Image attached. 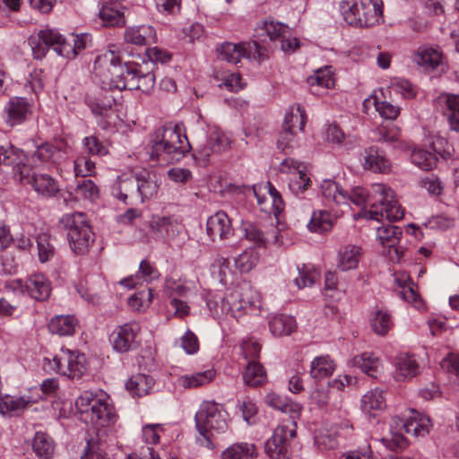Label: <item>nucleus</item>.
Here are the masks:
<instances>
[{
    "mask_svg": "<svg viewBox=\"0 0 459 459\" xmlns=\"http://www.w3.org/2000/svg\"><path fill=\"white\" fill-rule=\"evenodd\" d=\"M75 406L82 420L92 426L95 440L106 441L113 436L117 415L110 404L91 392H84L76 399Z\"/></svg>",
    "mask_w": 459,
    "mask_h": 459,
    "instance_id": "1",
    "label": "nucleus"
},
{
    "mask_svg": "<svg viewBox=\"0 0 459 459\" xmlns=\"http://www.w3.org/2000/svg\"><path fill=\"white\" fill-rule=\"evenodd\" d=\"M151 160H179L191 149L185 132L178 125L158 128L150 140Z\"/></svg>",
    "mask_w": 459,
    "mask_h": 459,
    "instance_id": "2",
    "label": "nucleus"
},
{
    "mask_svg": "<svg viewBox=\"0 0 459 459\" xmlns=\"http://www.w3.org/2000/svg\"><path fill=\"white\" fill-rule=\"evenodd\" d=\"M94 73L103 85L111 89L129 90V82L132 81L134 67L122 65L119 58L113 52L99 56L94 62Z\"/></svg>",
    "mask_w": 459,
    "mask_h": 459,
    "instance_id": "3",
    "label": "nucleus"
},
{
    "mask_svg": "<svg viewBox=\"0 0 459 459\" xmlns=\"http://www.w3.org/2000/svg\"><path fill=\"white\" fill-rule=\"evenodd\" d=\"M368 202L370 209L364 212V217L368 220L380 221L385 218L394 221L403 218V210L398 204L394 190L384 184L371 186Z\"/></svg>",
    "mask_w": 459,
    "mask_h": 459,
    "instance_id": "4",
    "label": "nucleus"
},
{
    "mask_svg": "<svg viewBox=\"0 0 459 459\" xmlns=\"http://www.w3.org/2000/svg\"><path fill=\"white\" fill-rule=\"evenodd\" d=\"M343 20L356 28H370L383 19L382 0H342L340 4Z\"/></svg>",
    "mask_w": 459,
    "mask_h": 459,
    "instance_id": "5",
    "label": "nucleus"
},
{
    "mask_svg": "<svg viewBox=\"0 0 459 459\" xmlns=\"http://www.w3.org/2000/svg\"><path fill=\"white\" fill-rule=\"evenodd\" d=\"M59 224L67 230L69 246L74 253L83 255L93 243V232L82 212L65 214Z\"/></svg>",
    "mask_w": 459,
    "mask_h": 459,
    "instance_id": "6",
    "label": "nucleus"
},
{
    "mask_svg": "<svg viewBox=\"0 0 459 459\" xmlns=\"http://www.w3.org/2000/svg\"><path fill=\"white\" fill-rule=\"evenodd\" d=\"M261 300L256 291L249 284L243 283L230 290L221 299V312L230 314L235 318L243 314L252 313L260 309Z\"/></svg>",
    "mask_w": 459,
    "mask_h": 459,
    "instance_id": "7",
    "label": "nucleus"
},
{
    "mask_svg": "<svg viewBox=\"0 0 459 459\" xmlns=\"http://www.w3.org/2000/svg\"><path fill=\"white\" fill-rule=\"evenodd\" d=\"M228 414L214 402H204L195 413L197 431L209 443L215 433H223L228 429Z\"/></svg>",
    "mask_w": 459,
    "mask_h": 459,
    "instance_id": "8",
    "label": "nucleus"
},
{
    "mask_svg": "<svg viewBox=\"0 0 459 459\" xmlns=\"http://www.w3.org/2000/svg\"><path fill=\"white\" fill-rule=\"evenodd\" d=\"M48 362L51 369L73 379L81 378L87 369L85 356L69 350L62 349Z\"/></svg>",
    "mask_w": 459,
    "mask_h": 459,
    "instance_id": "9",
    "label": "nucleus"
},
{
    "mask_svg": "<svg viewBox=\"0 0 459 459\" xmlns=\"http://www.w3.org/2000/svg\"><path fill=\"white\" fill-rule=\"evenodd\" d=\"M296 436V423L291 420L279 425L265 445L264 450L272 459H286L288 442Z\"/></svg>",
    "mask_w": 459,
    "mask_h": 459,
    "instance_id": "10",
    "label": "nucleus"
},
{
    "mask_svg": "<svg viewBox=\"0 0 459 459\" xmlns=\"http://www.w3.org/2000/svg\"><path fill=\"white\" fill-rule=\"evenodd\" d=\"M25 155L22 151L13 146H0V164L13 167V177L23 185H31L36 174L30 175V168L24 163Z\"/></svg>",
    "mask_w": 459,
    "mask_h": 459,
    "instance_id": "11",
    "label": "nucleus"
},
{
    "mask_svg": "<svg viewBox=\"0 0 459 459\" xmlns=\"http://www.w3.org/2000/svg\"><path fill=\"white\" fill-rule=\"evenodd\" d=\"M218 52L220 59L232 64H238L243 57L255 60H260L263 57L262 48L256 41L238 44L226 42L218 48Z\"/></svg>",
    "mask_w": 459,
    "mask_h": 459,
    "instance_id": "12",
    "label": "nucleus"
},
{
    "mask_svg": "<svg viewBox=\"0 0 459 459\" xmlns=\"http://www.w3.org/2000/svg\"><path fill=\"white\" fill-rule=\"evenodd\" d=\"M293 118L299 121V129L303 130L307 117L305 109L300 105L290 107L285 115L282 131L280 133L277 140L278 149L283 152L291 150L296 145L295 133L293 131V125L291 124Z\"/></svg>",
    "mask_w": 459,
    "mask_h": 459,
    "instance_id": "13",
    "label": "nucleus"
},
{
    "mask_svg": "<svg viewBox=\"0 0 459 459\" xmlns=\"http://www.w3.org/2000/svg\"><path fill=\"white\" fill-rule=\"evenodd\" d=\"M263 30L271 41L279 43L280 48L285 53H294L300 46L299 40L290 37L288 28L280 22H264Z\"/></svg>",
    "mask_w": 459,
    "mask_h": 459,
    "instance_id": "14",
    "label": "nucleus"
},
{
    "mask_svg": "<svg viewBox=\"0 0 459 459\" xmlns=\"http://www.w3.org/2000/svg\"><path fill=\"white\" fill-rule=\"evenodd\" d=\"M32 113V105L23 97H13L4 108V120L10 126L26 121Z\"/></svg>",
    "mask_w": 459,
    "mask_h": 459,
    "instance_id": "15",
    "label": "nucleus"
},
{
    "mask_svg": "<svg viewBox=\"0 0 459 459\" xmlns=\"http://www.w3.org/2000/svg\"><path fill=\"white\" fill-rule=\"evenodd\" d=\"M18 284L22 292L37 301L48 299L52 290L50 281L41 273L32 274L25 281L20 280Z\"/></svg>",
    "mask_w": 459,
    "mask_h": 459,
    "instance_id": "16",
    "label": "nucleus"
},
{
    "mask_svg": "<svg viewBox=\"0 0 459 459\" xmlns=\"http://www.w3.org/2000/svg\"><path fill=\"white\" fill-rule=\"evenodd\" d=\"M279 170L281 173L292 174L290 178V188L296 194L304 192L310 183V178L307 177L306 167L302 166L292 158L284 159L281 164Z\"/></svg>",
    "mask_w": 459,
    "mask_h": 459,
    "instance_id": "17",
    "label": "nucleus"
},
{
    "mask_svg": "<svg viewBox=\"0 0 459 459\" xmlns=\"http://www.w3.org/2000/svg\"><path fill=\"white\" fill-rule=\"evenodd\" d=\"M394 422L395 429L400 431L402 429L407 434H411L413 437L424 436L429 433V428L431 427L430 420L415 410L411 411L410 416L405 420L400 418H394Z\"/></svg>",
    "mask_w": 459,
    "mask_h": 459,
    "instance_id": "18",
    "label": "nucleus"
},
{
    "mask_svg": "<svg viewBox=\"0 0 459 459\" xmlns=\"http://www.w3.org/2000/svg\"><path fill=\"white\" fill-rule=\"evenodd\" d=\"M85 102L95 116L108 117L116 100L111 91L103 87L92 94H88Z\"/></svg>",
    "mask_w": 459,
    "mask_h": 459,
    "instance_id": "19",
    "label": "nucleus"
},
{
    "mask_svg": "<svg viewBox=\"0 0 459 459\" xmlns=\"http://www.w3.org/2000/svg\"><path fill=\"white\" fill-rule=\"evenodd\" d=\"M245 238L259 247H265L269 242H277L279 230L276 227L271 226V231L264 230L260 225L245 221L241 225Z\"/></svg>",
    "mask_w": 459,
    "mask_h": 459,
    "instance_id": "20",
    "label": "nucleus"
},
{
    "mask_svg": "<svg viewBox=\"0 0 459 459\" xmlns=\"http://www.w3.org/2000/svg\"><path fill=\"white\" fill-rule=\"evenodd\" d=\"M206 231L212 240L229 238L233 234V229L226 212H217L210 216L206 223Z\"/></svg>",
    "mask_w": 459,
    "mask_h": 459,
    "instance_id": "21",
    "label": "nucleus"
},
{
    "mask_svg": "<svg viewBox=\"0 0 459 459\" xmlns=\"http://www.w3.org/2000/svg\"><path fill=\"white\" fill-rule=\"evenodd\" d=\"M149 228L155 238H173L178 233V224L171 217L152 215L149 221Z\"/></svg>",
    "mask_w": 459,
    "mask_h": 459,
    "instance_id": "22",
    "label": "nucleus"
},
{
    "mask_svg": "<svg viewBox=\"0 0 459 459\" xmlns=\"http://www.w3.org/2000/svg\"><path fill=\"white\" fill-rule=\"evenodd\" d=\"M140 330L141 327L137 322H130L121 325L113 342L114 349L119 352H126L131 350L135 344Z\"/></svg>",
    "mask_w": 459,
    "mask_h": 459,
    "instance_id": "23",
    "label": "nucleus"
},
{
    "mask_svg": "<svg viewBox=\"0 0 459 459\" xmlns=\"http://www.w3.org/2000/svg\"><path fill=\"white\" fill-rule=\"evenodd\" d=\"M394 283L399 289L397 291L403 299L411 303L418 310L424 307V303L420 295L416 292L414 283L407 273H402L394 274Z\"/></svg>",
    "mask_w": 459,
    "mask_h": 459,
    "instance_id": "24",
    "label": "nucleus"
},
{
    "mask_svg": "<svg viewBox=\"0 0 459 459\" xmlns=\"http://www.w3.org/2000/svg\"><path fill=\"white\" fill-rule=\"evenodd\" d=\"M361 155V160H363V166L366 169L380 173L390 171V161L377 147L370 146L365 149Z\"/></svg>",
    "mask_w": 459,
    "mask_h": 459,
    "instance_id": "25",
    "label": "nucleus"
},
{
    "mask_svg": "<svg viewBox=\"0 0 459 459\" xmlns=\"http://www.w3.org/2000/svg\"><path fill=\"white\" fill-rule=\"evenodd\" d=\"M264 188L268 189V196H260L259 191L261 186L258 189L256 186H254V194L258 204L261 206V210L268 213L276 214L281 212L284 206L281 195L270 182H267Z\"/></svg>",
    "mask_w": 459,
    "mask_h": 459,
    "instance_id": "26",
    "label": "nucleus"
},
{
    "mask_svg": "<svg viewBox=\"0 0 459 459\" xmlns=\"http://www.w3.org/2000/svg\"><path fill=\"white\" fill-rule=\"evenodd\" d=\"M154 178L152 173L145 169L135 173L137 198L142 202L156 195L159 186Z\"/></svg>",
    "mask_w": 459,
    "mask_h": 459,
    "instance_id": "27",
    "label": "nucleus"
},
{
    "mask_svg": "<svg viewBox=\"0 0 459 459\" xmlns=\"http://www.w3.org/2000/svg\"><path fill=\"white\" fill-rule=\"evenodd\" d=\"M414 61L426 70H434L441 64L442 53L437 48L421 46L415 53Z\"/></svg>",
    "mask_w": 459,
    "mask_h": 459,
    "instance_id": "28",
    "label": "nucleus"
},
{
    "mask_svg": "<svg viewBox=\"0 0 459 459\" xmlns=\"http://www.w3.org/2000/svg\"><path fill=\"white\" fill-rule=\"evenodd\" d=\"M136 183L135 174L131 176H119L112 185V195L125 203L128 196L137 198Z\"/></svg>",
    "mask_w": 459,
    "mask_h": 459,
    "instance_id": "29",
    "label": "nucleus"
},
{
    "mask_svg": "<svg viewBox=\"0 0 459 459\" xmlns=\"http://www.w3.org/2000/svg\"><path fill=\"white\" fill-rule=\"evenodd\" d=\"M353 366L361 369L368 376L377 378L382 370V364L373 352L365 351L352 359Z\"/></svg>",
    "mask_w": 459,
    "mask_h": 459,
    "instance_id": "30",
    "label": "nucleus"
},
{
    "mask_svg": "<svg viewBox=\"0 0 459 459\" xmlns=\"http://www.w3.org/2000/svg\"><path fill=\"white\" fill-rule=\"evenodd\" d=\"M41 39L48 48H52L59 56H65L71 50L70 42L65 39L57 30L53 29L41 30L39 32Z\"/></svg>",
    "mask_w": 459,
    "mask_h": 459,
    "instance_id": "31",
    "label": "nucleus"
},
{
    "mask_svg": "<svg viewBox=\"0 0 459 459\" xmlns=\"http://www.w3.org/2000/svg\"><path fill=\"white\" fill-rule=\"evenodd\" d=\"M310 399L319 408H326L327 411L330 413L335 411L339 412L342 409V401L340 399V395L338 394L336 398L331 402L333 395H331L330 391L325 388H316L313 390L310 394Z\"/></svg>",
    "mask_w": 459,
    "mask_h": 459,
    "instance_id": "32",
    "label": "nucleus"
},
{
    "mask_svg": "<svg viewBox=\"0 0 459 459\" xmlns=\"http://www.w3.org/2000/svg\"><path fill=\"white\" fill-rule=\"evenodd\" d=\"M30 403V401L23 396L0 394V413L3 415L18 416Z\"/></svg>",
    "mask_w": 459,
    "mask_h": 459,
    "instance_id": "33",
    "label": "nucleus"
},
{
    "mask_svg": "<svg viewBox=\"0 0 459 459\" xmlns=\"http://www.w3.org/2000/svg\"><path fill=\"white\" fill-rule=\"evenodd\" d=\"M386 407L385 397L379 389H373L362 396L361 409L364 412L376 416L377 411Z\"/></svg>",
    "mask_w": 459,
    "mask_h": 459,
    "instance_id": "34",
    "label": "nucleus"
},
{
    "mask_svg": "<svg viewBox=\"0 0 459 459\" xmlns=\"http://www.w3.org/2000/svg\"><path fill=\"white\" fill-rule=\"evenodd\" d=\"M322 196L328 204L341 205L345 203V190L337 182L331 179H325L320 185Z\"/></svg>",
    "mask_w": 459,
    "mask_h": 459,
    "instance_id": "35",
    "label": "nucleus"
},
{
    "mask_svg": "<svg viewBox=\"0 0 459 459\" xmlns=\"http://www.w3.org/2000/svg\"><path fill=\"white\" fill-rule=\"evenodd\" d=\"M243 380L249 386H260L267 380L265 369L259 362L250 360L243 372Z\"/></svg>",
    "mask_w": 459,
    "mask_h": 459,
    "instance_id": "36",
    "label": "nucleus"
},
{
    "mask_svg": "<svg viewBox=\"0 0 459 459\" xmlns=\"http://www.w3.org/2000/svg\"><path fill=\"white\" fill-rule=\"evenodd\" d=\"M153 385L154 380L152 377L143 374H137L127 380L126 387L133 396L141 397L146 395Z\"/></svg>",
    "mask_w": 459,
    "mask_h": 459,
    "instance_id": "37",
    "label": "nucleus"
},
{
    "mask_svg": "<svg viewBox=\"0 0 459 459\" xmlns=\"http://www.w3.org/2000/svg\"><path fill=\"white\" fill-rule=\"evenodd\" d=\"M76 323V319L72 316H56L50 319L48 329L52 333L60 336L73 335Z\"/></svg>",
    "mask_w": 459,
    "mask_h": 459,
    "instance_id": "38",
    "label": "nucleus"
},
{
    "mask_svg": "<svg viewBox=\"0 0 459 459\" xmlns=\"http://www.w3.org/2000/svg\"><path fill=\"white\" fill-rule=\"evenodd\" d=\"M360 257V248L354 245H347L339 252L338 268L349 271L358 266Z\"/></svg>",
    "mask_w": 459,
    "mask_h": 459,
    "instance_id": "39",
    "label": "nucleus"
},
{
    "mask_svg": "<svg viewBox=\"0 0 459 459\" xmlns=\"http://www.w3.org/2000/svg\"><path fill=\"white\" fill-rule=\"evenodd\" d=\"M335 369V363L328 355L315 358L311 362L310 375L313 378L322 379L330 377Z\"/></svg>",
    "mask_w": 459,
    "mask_h": 459,
    "instance_id": "40",
    "label": "nucleus"
},
{
    "mask_svg": "<svg viewBox=\"0 0 459 459\" xmlns=\"http://www.w3.org/2000/svg\"><path fill=\"white\" fill-rule=\"evenodd\" d=\"M441 101L443 113L447 117L451 128L459 131V96L446 95Z\"/></svg>",
    "mask_w": 459,
    "mask_h": 459,
    "instance_id": "41",
    "label": "nucleus"
},
{
    "mask_svg": "<svg viewBox=\"0 0 459 459\" xmlns=\"http://www.w3.org/2000/svg\"><path fill=\"white\" fill-rule=\"evenodd\" d=\"M154 30L151 26L131 27L125 31V40L137 46H143L153 38Z\"/></svg>",
    "mask_w": 459,
    "mask_h": 459,
    "instance_id": "42",
    "label": "nucleus"
},
{
    "mask_svg": "<svg viewBox=\"0 0 459 459\" xmlns=\"http://www.w3.org/2000/svg\"><path fill=\"white\" fill-rule=\"evenodd\" d=\"M32 449L36 455L41 459H51L55 445L53 439L43 432H37L32 440Z\"/></svg>",
    "mask_w": 459,
    "mask_h": 459,
    "instance_id": "43",
    "label": "nucleus"
},
{
    "mask_svg": "<svg viewBox=\"0 0 459 459\" xmlns=\"http://www.w3.org/2000/svg\"><path fill=\"white\" fill-rule=\"evenodd\" d=\"M418 363L413 356L400 355L396 359L395 378L398 381L412 377L418 373Z\"/></svg>",
    "mask_w": 459,
    "mask_h": 459,
    "instance_id": "44",
    "label": "nucleus"
},
{
    "mask_svg": "<svg viewBox=\"0 0 459 459\" xmlns=\"http://www.w3.org/2000/svg\"><path fill=\"white\" fill-rule=\"evenodd\" d=\"M33 189L44 196H53L59 191L56 181L48 174H37L31 184Z\"/></svg>",
    "mask_w": 459,
    "mask_h": 459,
    "instance_id": "45",
    "label": "nucleus"
},
{
    "mask_svg": "<svg viewBox=\"0 0 459 459\" xmlns=\"http://www.w3.org/2000/svg\"><path fill=\"white\" fill-rule=\"evenodd\" d=\"M255 446L249 443H236L222 453L223 459H254L256 457Z\"/></svg>",
    "mask_w": 459,
    "mask_h": 459,
    "instance_id": "46",
    "label": "nucleus"
},
{
    "mask_svg": "<svg viewBox=\"0 0 459 459\" xmlns=\"http://www.w3.org/2000/svg\"><path fill=\"white\" fill-rule=\"evenodd\" d=\"M269 327L273 335L283 336L294 332L296 323L292 316L279 315L271 319Z\"/></svg>",
    "mask_w": 459,
    "mask_h": 459,
    "instance_id": "47",
    "label": "nucleus"
},
{
    "mask_svg": "<svg viewBox=\"0 0 459 459\" xmlns=\"http://www.w3.org/2000/svg\"><path fill=\"white\" fill-rule=\"evenodd\" d=\"M59 156V147H56L48 143H45L37 147L36 151H34V152L31 154L30 159L35 165H38V163L46 161L56 162Z\"/></svg>",
    "mask_w": 459,
    "mask_h": 459,
    "instance_id": "48",
    "label": "nucleus"
},
{
    "mask_svg": "<svg viewBox=\"0 0 459 459\" xmlns=\"http://www.w3.org/2000/svg\"><path fill=\"white\" fill-rule=\"evenodd\" d=\"M134 76L129 82V90H140L143 92L149 93L154 87L155 75L153 72L142 73L136 68H134Z\"/></svg>",
    "mask_w": 459,
    "mask_h": 459,
    "instance_id": "49",
    "label": "nucleus"
},
{
    "mask_svg": "<svg viewBox=\"0 0 459 459\" xmlns=\"http://www.w3.org/2000/svg\"><path fill=\"white\" fill-rule=\"evenodd\" d=\"M215 377V371L208 369L192 375H186L179 378V384L185 388L199 387L212 382Z\"/></svg>",
    "mask_w": 459,
    "mask_h": 459,
    "instance_id": "50",
    "label": "nucleus"
},
{
    "mask_svg": "<svg viewBox=\"0 0 459 459\" xmlns=\"http://www.w3.org/2000/svg\"><path fill=\"white\" fill-rule=\"evenodd\" d=\"M114 4L106 3L100 11V17L106 26H122L126 23L124 13Z\"/></svg>",
    "mask_w": 459,
    "mask_h": 459,
    "instance_id": "51",
    "label": "nucleus"
},
{
    "mask_svg": "<svg viewBox=\"0 0 459 459\" xmlns=\"http://www.w3.org/2000/svg\"><path fill=\"white\" fill-rule=\"evenodd\" d=\"M39 259L41 263L49 261L55 254L54 239L48 233H40L36 238Z\"/></svg>",
    "mask_w": 459,
    "mask_h": 459,
    "instance_id": "52",
    "label": "nucleus"
},
{
    "mask_svg": "<svg viewBox=\"0 0 459 459\" xmlns=\"http://www.w3.org/2000/svg\"><path fill=\"white\" fill-rule=\"evenodd\" d=\"M74 194L77 200L93 201L99 197V188L92 180L82 178L77 182Z\"/></svg>",
    "mask_w": 459,
    "mask_h": 459,
    "instance_id": "53",
    "label": "nucleus"
},
{
    "mask_svg": "<svg viewBox=\"0 0 459 459\" xmlns=\"http://www.w3.org/2000/svg\"><path fill=\"white\" fill-rule=\"evenodd\" d=\"M373 331L379 335H385L393 326L391 315L383 309L377 310L370 320Z\"/></svg>",
    "mask_w": 459,
    "mask_h": 459,
    "instance_id": "54",
    "label": "nucleus"
},
{
    "mask_svg": "<svg viewBox=\"0 0 459 459\" xmlns=\"http://www.w3.org/2000/svg\"><path fill=\"white\" fill-rule=\"evenodd\" d=\"M411 162L423 170H430L436 165L437 159L434 153L422 149H414L411 154Z\"/></svg>",
    "mask_w": 459,
    "mask_h": 459,
    "instance_id": "55",
    "label": "nucleus"
},
{
    "mask_svg": "<svg viewBox=\"0 0 459 459\" xmlns=\"http://www.w3.org/2000/svg\"><path fill=\"white\" fill-rule=\"evenodd\" d=\"M377 238L384 247H394L400 241L402 230L399 227L386 225L377 228Z\"/></svg>",
    "mask_w": 459,
    "mask_h": 459,
    "instance_id": "56",
    "label": "nucleus"
},
{
    "mask_svg": "<svg viewBox=\"0 0 459 459\" xmlns=\"http://www.w3.org/2000/svg\"><path fill=\"white\" fill-rule=\"evenodd\" d=\"M332 66H325L315 72L308 77L307 82L310 86H320L325 89H331L334 86V79L332 72Z\"/></svg>",
    "mask_w": 459,
    "mask_h": 459,
    "instance_id": "57",
    "label": "nucleus"
},
{
    "mask_svg": "<svg viewBox=\"0 0 459 459\" xmlns=\"http://www.w3.org/2000/svg\"><path fill=\"white\" fill-rule=\"evenodd\" d=\"M108 441V439H106V441H101L95 440L93 437H91L87 441L86 448L81 459H106Z\"/></svg>",
    "mask_w": 459,
    "mask_h": 459,
    "instance_id": "58",
    "label": "nucleus"
},
{
    "mask_svg": "<svg viewBox=\"0 0 459 459\" xmlns=\"http://www.w3.org/2000/svg\"><path fill=\"white\" fill-rule=\"evenodd\" d=\"M259 261V254L256 250L248 248L241 253L236 259V267L242 273L251 271Z\"/></svg>",
    "mask_w": 459,
    "mask_h": 459,
    "instance_id": "59",
    "label": "nucleus"
},
{
    "mask_svg": "<svg viewBox=\"0 0 459 459\" xmlns=\"http://www.w3.org/2000/svg\"><path fill=\"white\" fill-rule=\"evenodd\" d=\"M332 221L330 214L327 212H315L307 224L311 231L323 233L327 232L332 229Z\"/></svg>",
    "mask_w": 459,
    "mask_h": 459,
    "instance_id": "60",
    "label": "nucleus"
},
{
    "mask_svg": "<svg viewBox=\"0 0 459 459\" xmlns=\"http://www.w3.org/2000/svg\"><path fill=\"white\" fill-rule=\"evenodd\" d=\"M266 403L272 408L277 409L283 412L291 411L297 404L292 403L288 398L283 397L274 392L267 394L265 397Z\"/></svg>",
    "mask_w": 459,
    "mask_h": 459,
    "instance_id": "61",
    "label": "nucleus"
},
{
    "mask_svg": "<svg viewBox=\"0 0 459 459\" xmlns=\"http://www.w3.org/2000/svg\"><path fill=\"white\" fill-rule=\"evenodd\" d=\"M91 41V35L87 33L72 36V40L69 41L71 50L68 52L67 56H65V57L74 58L81 51L88 47Z\"/></svg>",
    "mask_w": 459,
    "mask_h": 459,
    "instance_id": "62",
    "label": "nucleus"
},
{
    "mask_svg": "<svg viewBox=\"0 0 459 459\" xmlns=\"http://www.w3.org/2000/svg\"><path fill=\"white\" fill-rule=\"evenodd\" d=\"M369 194L368 191H366L362 187H356L353 188L351 192H348L345 190V203L344 205H350L351 204H353L357 206H362L365 204H368V195Z\"/></svg>",
    "mask_w": 459,
    "mask_h": 459,
    "instance_id": "63",
    "label": "nucleus"
},
{
    "mask_svg": "<svg viewBox=\"0 0 459 459\" xmlns=\"http://www.w3.org/2000/svg\"><path fill=\"white\" fill-rule=\"evenodd\" d=\"M211 148L214 153H221L230 148L231 141L230 138L221 132H212L209 137Z\"/></svg>",
    "mask_w": 459,
    "mask_h": 459,
    "instance_id": "64",
    "label": "nucleus"
}]
</instances>
